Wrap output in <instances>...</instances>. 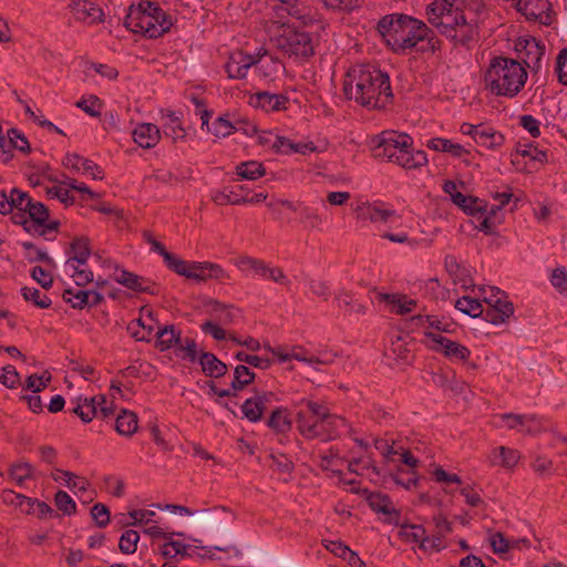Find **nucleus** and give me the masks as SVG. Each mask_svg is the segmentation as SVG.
<instances>
[{
    "label": "nucleus",
    "mask_w": 567,
    "mask_h": 567,
    "mask_svg": "<svg viewBox=\"0 0 567 567\" xmlns=\"http://www.w3.org/2000/svg\"><path fill=\"white\" fill-rule=\"evenodd\" d=\"M377 29L396 54H406L413 50L434 54L442 47V41L424 21L405 13L395 12L382 17Z\"/></svg>",
    "instance_id": "1"
},
{
    "label": "nucleus",
    "mask_w": 567,
    "mask_h": 567,
    "mask_svg": "<svg viewBox=\"0 0 567 567\" xmlns=\"http://www.w3.org/2000/svg\"><path fill=\"white\" fill-rule=\"evenodd\" d=\"M485 7V0H433L425 7V18L442 35L466 44L477 34V21L468 19L464 10L480 17Z\"/></svg>",
    "instance_id": "2"
},
{
    "label": "nucleus",
    "mask_w": 567,
    "mask_h": 567,
    "mask_svg": "<svg viewBox=\"0 0 567 567\" xmlns=\"http://www.w3.org/2000/svg\"><path fill=\"white\" fill-rule=\"evenodd\" d=\"M343 93L347 99L368 109H383L393 96L389 75L369 65H355L349 70Z\"/></svg>",
    "instance_id": "3"
},
{
    "label": "nucleus",
    "mask_w": 567,
    "mask_h": 567,
    "mask_svg": "<svg viewBox=\"0 0 567 567\" xmlns=\"http://www.w3.org/2000/svg\"><path fill=\"white\" fill-rule=\"evenodd\" d=\"M298 409L297 429L307 440H333L348 427L343 417L330 414L328 408L319 402L302 398L292 403Z\"/></svg>",
    "instance_id": "4"
},
{
    "label": "nucleus",
    "mask_w": 567,
    "mask_h": 567,
    "mask_svg": "<svg viewBox=\"0 0 567 567\" xmlns=\"http://www.w3.org/2000/svg\"><path fill=\"white\" fill-rule=\"evenodd\" d=\"M372 143L375 158L404 169H420L429 163L427 154L422 150H415L413 137L406 133L393 130L382 131Z\"/></svg>",
    "instance_id": "5"
},
{
    "label": "nucleus",
    "mask_w": 567,
    "mask_h": 567,
    "mask_svg": "<svg viewBox=\"0 0 567 567\" xmlns=\"http://www.w3.org/2000/svg\"><path fill=\"white\" fill-rule=\"evenodd\" d=\"M527 79L525 64L505 55L491 58L484 71L485 90L495 97H516L524 90Z\"/></svg>",
    "instance_id": "6"
},
{
    "label": "nucleus",
    "mask_w": 567,
    "mask_h": 567,
    "mask_svg": "<svg viewBox=\"0 0 567 567\" xmlns=\"http://www.w3.org/2000/svg\"><path fill=\"white\" fill-rule=\"evenodd\" d=\"M172 25V17L158 3L147 0L133 1L125 16L128 30L150 39L163 35Z\"/></svg>",
    "instance_id": "7"
},
{
    "label": "nucleus",
    "mask_w": 567,
    "mask_h": 567,
    "mask_svg": "<svg viewBox=\"0 0 567 567\" xmlns=\"http://www.w3.org/2000/svg\"><path fill=\"white\" fill-rule=\"evenodd\" d=\"M12 221L21 225L27 233L42 237L55 235L60 228V221L50 218L48 207L33 200L25 192L18 195V207L12 215Z\"/></svg>",
    "instance_id": "8"
},
{
    "label": "nucleus",
    "mask_w": 567,
    "mask_h": 567,
    "mask_svg": "<svg viewBox=\"0 0 567 567\" xmlns=\"http://www.w3.org/2000/svg\"><path fill=\"white\" fill-rule=\"evenodd\" d=\"M278 48L290 59L297 62H306L313 54L316 43L310 32L296 28L286 27L277 39Z\"/></svg>",
    "instance_id": "9"
},
{
    "label": "nucleus",
    "mask_w": 567,
    "mask_h": 567,
    "mask_svg": "<svg viewBox=\"0 0 567 567\" xmlns=\"http://www.w3.org/2000/svg\"><path fill=\"white\" fill-rule=\"evenodd\" d=\"M233 264L246 278L269 280L289 287L290 280L279 267H274L262 259L250 256H239Z\"/></svg>",
    "instance_id": "10"
},
{
    "label": "nucleus",
    "mask_w": 567,
    "mask_h": 567,
    "mask_svg": "<svg viewBox=\"0 0 567 567\" xmlns=\"http://www.w3.org/2000/svg\"><path fill=\"white\" fill-rule=\"evenodd\" d=\"M483 301L485 321L494 326L506 323L514 315L513 303L508 300L506 292L497 287L483 289Z\"/></svg>",
    "instance_id": "11"
},
{
    "label": "nucleus",
    "mask_w": 567,
    "mask_h": 567,
    "mask_svg": "<svg viewBox=\"0 0 567 567\" xmlns=\"http://www.w3.org/2000/svg\"><path fill=\"white\" fill-rule=\"evenodd\" d=\"M172 271L196 281H206L209 279L225 280L229 278L225 269L218 264L209 261H186L182 258L174 265Z\"/></svg>",
    "instance_id": "12"
},
{
    "label": "nucleus",
    "mask_w": 567,
    "mask_h": 567,
    "mask_svg": "<svg viewBox=\"0 0 567 567\" xmlns=\"http://www.w3.org/2000/svg\"><path fill=\"white\" fill-rule=\"evenodd\" d=\"M72 412L76 414L84 423L91 422L95 416L107 417L113 414V403L105 395L92 398H78L71 402Z\"/></svg>",
    "instance_id": "13"
},
{
    "label": "nucleus",
    "mask_w": 567,
    "mask_h": 567,
    "mask_svg": "<svg viewBox=\"0 0 567 567\" xmlns=\"http://www.w3.org/2000/svg\"><path fill=\"white\" fill-rule=\"evenodd\" d=\"M424 338L431 350L443 353L450 360L466 361L471 355V350L467 347L452 341L439 332L426 330Z\"/></svg>",
    "instance_id": "14"
},
{
    "label": "nucleus",
    "mask_w": 567,
    "mask_h": 567,
    "mask_svg": "<svg viewBox=\"0 0 567 567\" xmlns=\"http://www.w3.org/2000/svg\"><path fill=\"white\" fill-rule=\"evenodd\" d=\"M496 427L517 430L525 434H536L544 429L542 420L535 414L503 413L494 419Z\"/></svg>",
    "instance_id": "15"
},
{
    "label": "nucleus",
    "mask_w": 567,
    "mask_h": 567,
    "mask_svg": "<svg viewBox=\"0 0 567 567\" xmlns=\"http://www.w3.org/2000/svg\"><path fill=\"white\" fill-rule=\"evenodd\" d=\"M354 212L358 219L375 224L396 223L400 219L398 213L383 202L361 203Z\"/></svg>",
    "instance_id": "16"
},
{
    "label": "nucleus",
    "mask_w": 567,
    "mask_h": 567,
    "mask_svg": "<svg viewBox=\"0 0 567 567\" xmlns=\"http://www.w3.org/2000/svg\"><path fill=\"white\" fill-rule=\"evenodd\" d=\"M68 13L71 19L84 24H95L103 21V10L91 0H70Z\"/></svg>",
    "instance_id": "17"
},
{
    "label": "nucleus",
    "mask_w": 567,
    "mask_h": 567,
    "mask_svg": "<svg viewBox=\"0 0 567 567\" xmlns=\"http://www.w3.org/2000/svg\"><path fill=\"white\" fill-rule=\"evenodd\" d=\"M51 478L55 483L61 484L71 489L76 496L81 497L87 494V498L92 501V485L86 477L80 476L71 471L54 467L51 472Z\"/></svg>",
    "instance_id": "18"
},
{
    "label": "nucleus",
    "mask_w": 567,
    "mask_h": 567,
    "mask_svg": "<svg viewBox=\"0 0 567 567\" xmlns=\"http://www.w3.org/2000/svg\"><path fill=\"white\" fill-rule=\"evenodd\" d=\"M515 8L527 20L538 21L544 25H549L553 21L548 0H517Z\"/></svg>",
    "instance_id": "19"
},
{
    "label": "nucleus",
    "mask_w": 567,
    "mask_h": 567,
    "mask_svg": "<svg viewBox=\"0 0 567 567\" xmlns=\"http://www.w3.org/2000/svg\"><path fill=\"white\" fill-rule=\"evenodd\" d=\"M377 299L385 302L389 311L396 316H408L420 309L419 301L401 292H378Z\"/></svg>",
    "instance_id": "20"
},
{
    "label": "nucleus",
    "mask_w": 567,
    "mask_h": 567,
    "mask_svg": "<svg viewBox=\"0 0 567 567\" xmlns=\"http://www.w3.org/2000/svg\"><path fill=\"white\" fill-rule=\"evenodd\" d=\"M30 148L25 136L17 128H10L0 136V162L8 164L13 158V151L28 152Z\"/></svg>",
    "instance_id": "21"
},
{
    "label": "nucleus",
    "mask_w": 567,
    "mask_h": 567,
    "mask_svg": "<svg viewBox=\"0 0 567 567\" xmlns=\"http://www.w3.org/2000/svg\"><path fill=\"white\" fill-rule=\"evenodd\" d=\"M63 165L71 172L89 176L95 181L104 178V172L101 166L76 153H68L63 158Z\"/></svg>",
    "instance_id": "22"
},
{
    "label": "nucleus",
    "mask_w": 567,
    "mask_h": 567,
    "mask_svg": "<svg viewBox=\"0 0 567 567\" xmlns=\"http://www.w3.org/2000/svg\"><path fill=\"white\" fill-rule=\"evenodd\" d=\"M114 280L135 292H146L151 295L157 292L155 284L150 278L138 276L123 268H115Z\"/></svg>",
    "instance_id": "23"
},
{
    "label": "nucleus",
    "mask_w": 567,
    "mask_h": 567,
    "mask_svg": "<svg viewBox=\"0 0 567 567\" xmlns=\"http://www.w3.org/2000/svg\"><path fill=\"white\" fill-rule=\"evenodd\" d=\"M158 327L159 323L154 318L153 312L148 309H142L140 318L135 322H132L128 329L137 341L150 342L154 338Z\"/></svg>",
    "instance_id": "24"
},
{
    "label": "nucleus",
    "mask_w": 567,
    "mask_h": 567,
    "mask_svg": "<svg viewBox=\"0 0 567 567\" xmlns=\"http://www.w3.org/2000/svg\"><path fill=\"white\" fill-rule=\"evenodd\" d=\"M255 55L247 54L243 51L230 53L225 71L231 80H243L247 76L250 68L254 66Z\"/></svg>",
    "instance_id": "25"
},
{
    "label": "nucleus",
    "mask_w": 567,
    "mask_h": 567,
    "mask_svg": "<svg viewBox=\"0 0 567 567\" xmlns=\"http://www.w3.org/2000/svg\"><path fill=\"white\" fill-rule=\"evenodd\" d=\"M133 141L142 148L155 147L161 141V130L153 123H138L132 131Z\"/></svg>",
    "instance_id": "26"
},
{
    "label": "nucleus",
    "mask_w": 567,
    "mask_h": 567,
    "mask_svg": "<svg viewBox=\"0 0 567 567\" xmlns=\"http://www.w3.org/2000/svg\"><path fill=\"white\" fill-rule=\"evenodd\" d=\"M254 68L260 79L274 80L281 70L282 63L278 58L265 51L255 56Z\"/></svg>",
    "instance_id": "27"
},
{
    "label": "nucleus",
    "mask_w": 567,
    "mask_h": 567,
    "mask_svg": "<svg viewBox=\"0 0 567 567\" xmlns=\"http://www.w3.org/2000/svg\"><path fill=\"white\" fill-rule=\"evenodd\" d=\"M63 300L73 308L82 309L87 305H97L102 300L100 292L95 290L65 289Z\"/></svg>",
    "instance_id": "28"
},
{
    "label": "nucleus",
    "mask_w": 567,
    "mask_h": 567,
    "mask_svg": "<svg viewBox=\"0 0 567 567\" xmlns=\"http://www.w3.org/2000/svg\"><path fill=\"white\" fill-rule=\"evenodd\" d=\"M367 499L372 511H374L378 514H383L384 516H386L389 522H393L399 518L400 515L388 495L379 492L371 493Z\"/></svg>",
    "instance_id": "29"
},
{
    "label": "nucleus",
    "mask_w": 567,
    "mask_h": 567,
    "mask_svg": "<svg viewBox=\"0 0 567 567\" xmlns=\"http://www.w3.org/2000/svg\"><path fill=\"white\" fill-rule=\"evenodd\" d=\"M66 256L68 259L64 265L87 261L91 257V244L89 238L84 236L75 237L66 250Z\"/></svg>",
    "instance_id": "30"
},
{
    "label": "nucleus",
    "mask_w": 567,
    "mask_h": 567,
    "mask_svg": "<svg viewBox=\"0 0 567 567\" xmlns=\"http://www.w3.org/2000/svg\"><path fill=\"white\" fill-rule=\"evenodd\" d=\"M474 142L487 150H497L504 144V136L491 125L481 123Z\"/></svg>",
    "instance_id": "31"
},
{
    "label": "nucleus",
    "mask_w": 567,
    "mask_h": 567,
    "mask_svg": "<svg viewBox=\"0 0 567 567\" xmlns=\"http://www.w3.org/2000/svg\"><path fill=\"white\" fill-rule=\"evenodd\" d=\"M425 145L432 151L446 153L457 158L468 154V151L462 144L444 137H432L426 141Z\"/></svg>",
    "instance_id": "32"
},
{
    "label": "nucleus",
    "mask_w": 567,
    "mask_h": 567,
    "mask_svg": "<svg viewBox=\"0 0 567 567\" xmlns=\"http://www.w3.org/2000/svg\"><path fill=\"white\" fill-rule=\"evenodd\" d=\"M177 534L168 533L164 543L159 546V553L165 558H178L188 556L189 545L177 538Z\"/></svg>",
    "instance_id": "33"
},
{
    "label": "nucleus",
    "mask_w": 567,
    "mask_h": 567,
    "mask_svg": "<svg viewBox=\"0 0 567 567\" xmlns=\"http://www.w3.org/2000/svg\"><path fill=\"white\" fill-rule=\"evenodd\" d=\"M267 426L277 434H286L292 427V419L289 410L285 406L276 408L267 420Z\"/></svg>",
    "instance_id": "34"
},
{
    "label": "nucleus",
    "mask_w": 567,
    "mask_h": 567,
    "mask_svg": "<svg viewBox=\"0 0 567 567\" xmlns=\"http://www.w3.org/2000/svg\"><path fill=\"white\" fill-rule=\"evenodd\" d=\"M1 499L6 505L14 506L20 509L21 513L31 514L35 512L33 498L12 489H3L1 493Z\"/></svg>",
    "instance_id": "35"
},
{
    "label": "nucleus",
    "mask_w": 567,
    "mask_h": 567,
    "mask_svg": "<svg viewBox=\"0 0 567 567\" xmlns=\"http://www.w3.org/2000/svg\"><path fill=\"white\" fill-rule=\"evenodd\" d=\"M154 337H156V347L161 351H165L178 344L181 331L174 324L159 326Z\"/></svg>",
    "instance_id": "36"
},
{
    "label": "nucleus",
    "mask_w": 567,
    "mask_h": 567,
    "mask_svg": "<svg viewBox=\"0 0 567 567\" xmlns=\"http://www.w3.org/2000/svg\"><path fill=\"white\" fill-rule=\"evenodd\" d=\"M212 313L220 324H233L241 318V310L233 305L214 302Z\"/></svg>",
    "instance_id": "37"
},
{
    "label": "nucleus",
    "mask_w": 567,
    "mask_h": 567,
    "mask_svg": "<svg viewBox=\"0 0 567 567\" xmlns=\"http://www.w3.org/2000/svg\"><path fill=\"white\" fill-rule=\"evenodd\" d=\"M235 172L239 179L257 181L266 175V168L259 161H246L236 165Z\"/></svg>",
    "instance_id": "38"
},
{
    "label": "nucleus",
    "mask_w": 567,
    "mask_h": 567,
    "mask_svg": "<svg viewBox=\"0 0 567 567\" xmlns=\"http://www.w3.org/2000/svg\"><path fill=\"white\" fill-rule=\"evenodd\" d=\"M519 453L517 450L499 446L492 450L489 460L492 465H501L504 467H514L519 461Z\"/></svg>",
    "instance_id": "39"
},
{
    "label": "nucleus",
    "mask_w": 567,
    "mask_h": 567,
    "mask_svg": "<svg viewBox=\"0 0 567 567\" xmlns=\"http://www.w3.org/2000/svg\"><path fill=\"white\" fill-rule=\"evenodd\" d=\"M64 272L73 279L76 286H85L93 281V272L90 269L87 261L74 262L72 265H64Z\"/></svg>",
    "instance_id": "40"
},
{
    "label": "nucleus",
    "mask_w": 567,
    "mask_h": 567,
    "mask_svg": "<svg viewBox=\"0 0 567 567\" xmlns=\"http://www.w3.org/2000/svg\"><path fill=\"white\" fill-rule=\"evenodd\" d=\"M164 120L163 132L165 136L171 137L174 142L184 140L186 132L177 113L167 111L164 115Z\"/></svg>",
    "instance_id": "41"
},
{
    "label": "nucleus",
    "mask_w": 567,
    "mask_h": 567,
    "mask_svg": "<svg viewBox=\"0 0 567 567\" xmlns=\"http://www.w3.org/2000/svg\"><path fill=\"white\" fill-rule=\"evenodd\" d=\"M199 363L203 372L210 378H220L227 372V365L209 352L200 355Z\"/></svg>",
    "instance_id": "42"
},
{
    "label": "nucleus",
    "mask_w": 567,
    "mask_h": 567,
    "mask_svg": "<svg viewBox=\"0 0 567 567\" xmlns=\"http://www.w3.org/2000/svg\"><path fill=\"white\" fill-rule=\"evenodd\" d=\"M33 465L23 460L12 463L9 468V475L18 486H23L28 480L33 477Z\"/></svg>",
    "instance_id": "43"
},
{
    "label": "nucleus",
    "mask_w": 567,
    "mask_h": 567,
    "mask_svg": "<svg viewBox=\"0 0 567 567\" xmlns=\"http://www.w3.org/2000/svg\"><path fill=\"white\" fill-rule=\"evenodd\" d=\"M454 307L462 313L467 315L472 318H477L482 316L485 319L484 306L476 298H471L467 296L461 297L455 301Z\"/></svg>",
    "instance_id": "44"
},
{
    "label": "nucleus",
    "mask_w": 567,
    "mask_h": 567,
    "mask_svg": "<svg viewBox=\"0 0 567 567\" xmlns=\"http://www.w3.org/2000/svg\"><path fill=\"white\" fill-rule=\"evenodd\" d=\"M115 430L120 435L131 436L137 430V416L135 413L123 410L115 420Z\"/></svg>",
    "instance_id": "45"
},
{
    "label": "nucleus",
    "mask_w": 567,
    "mask_h": 567,
    "mask_svg": "<svg viewBox=\"0 0 567 567\" xmlns=\"http://www.w3.org/2000/svg\"><path fill=\"white\" fill-rule=\"evenodd\" d=\"M400 536L404 542L415 544L421 549V545L425 542L426 530L422 525L403 524L400 528Z\"/></svg>",
    "instance_id": "46"
},
{
    "label": "nucleus",
    "mask_w": 567,
    "mask_h": 567,
    "mask_svg": "<svg viewBox=\"0 0 567 567\" xmlns=\"http://www.w3.org/2000/svg\"><path fill=\"white\" fill-rule=\"evenodd\" d=\"M518 51H526V61L525 66H529L530 63H537L544 55V47L539 45L538 41L535 38L526 39L523 42L518 43Z\"/></svg>",
    "instance_id": "47"
},
{
    "label": "nucleus",
    "mask_w": 567,
    "mask_h": 567,
    "mask_svg": "<svg viewBox=\"0 0 567 567\" xmlns=\"http://www.w3.org/2000/svg\"><path fill=\"white\" fill-rule=\"evenodd\" d=\"M334 300L338 307L344 309L348 313L364 315L367 311L365 306L354 299V297L349 292L343 291L338 293Z\"/></svg>",
    "instance_id": "48"
},
{
    "label": "nucleus",
    "mask_w": 567,
    "mask_h": 567,
    "mask_svg": "<svg viewBox=\"0 0 567 567\" xmlns=\"http://www.w3.org/2000/svg\"><path fill=\"white\" fill-rule=\"evenodd\" d=\"M255 377V373L248 367L244 364L237 365L234 370L231 389L235 392L241 391L254 381Z\"/></svg>",
    "instance_id": "49"
},
{
    "label": "nucleus",
    "mask_w": 567,
    "mask_h": 567,
    "mask_svg": "<svg viewBox=\"0 0 567 567\" xmlns=\"http://www.w3.org/2000/svg\"><path fill=\"white\" fill-rule=\"evenodd\" d=\"M22 190L17 188H11L9 192L6 189H0V214L7 215L12 214L17 210L18 207V195L21 194Z\"/></svg>",
    "instance_id": "50"
},
{
    "label": "nucleus",
    "mask_w": 567,
    "mask_h": 567,
    "mask_svg": "<svg viewBox=\"0 0 567 567\" xmlns=\"http://www.w3.org/2000/svg\"><path fill=\"white\" fill-rule=\"evenodd\" d=\"M21 295L24 300L32 302L40 309H48L52 303L47 293L33 287L21 288Z\"/></svg>",
    "instance_id": "51"
},
{
    "label": "nucleus",
    "mask_w": 567,
    "mask_h": 567,
    "mask_svg": "<svg viewBox=\"0 0 567 567\" xmlns=\"http://www.w3.org/2000/svg\"><path fill=\"white\" fill-rule=\"evenodd\" d=\"M323 545L327 550L337 557L348 559L350 564H354L355 560H360L357 554L340 540H324Z\"/></svg>",
    "instance_id": "52"
},
{
    "label": "nucleus",
    "mask_w": 567,
    "mask_h": 567,
    "mask_svg": "<svg viewBox=\"0 0 567 567\" xmlns=\"http://www.w3.org/2000/svg\"><path fill=\"white\" fill-rule=\"evenodd\" d=\"M457 207H460L467 216H473L475 213H480L483 206L486 204L484 199L468 195H456Z\"/></svg>",
    "instance_id": "53"
},
{
    "label": "nucleus",
    "mask_w": 567,
    "mask_h": 567,
    "mask_svg": "<svg viewBox=\"0 0 567 567\" xmlns=\"http://www.w3.org/2000/svg\"><path fill=\"white\" fill-rule=\"evenodd\" d=\"M471 223L485 235H492L495 231L494 221L487 216V203L483 206V209H480V213L471 216Z\"/></svg>",
    "instance_id": "54"
},
{
    "label": "nucleus",
    "mask_w": 567,
    "mask_h": 567,
    "mask_svg": "<svg viewBox=\"0 0 567 567\" xmlns=\"http://www.w3.org/2000/svg\"><path fill=\"white\" fill-rule=\"evenodd\" d=\"M212 199L217 205H240L246 203V198L233 189L224 188L223 190L214 192Z\"/></svg>",
    "instance_id": "55"
},
{
    "label": "nucleus",
    "mask_w": 567,
    "mask_h": 567,
    "mask_svg": "<svg viewBox=\"0 0 567 567\" xmlns=\"http://www.w3.org/2000/svg\"><path fill=\"white\" fill-rule=\"evenodd\" d=\"M140 534L134 529H126L120 537L118 548L125 555L134 554L137 549Z\"/></svg>",
    "instance_id": "56"
},
{
    "label": "nucleus",
    "mask_w": 567,
    "mask_h": 567,
    "mask_svg": "<svg viewBox=\"0 0 567 567\" xmlns=\"http://www.w3.org/2000/svg\"><path fill=\"white\" fill-rule=\"evenodd\" d=\"M207 131L214 136L221 138L231 135L235 132V126L228 118L219 116L208 126Z\"/></svg>",
    "instance_id": "57"
},
{
    "label": "nucleus",
    "mask_w": 567,
    "mask_h": 567,
    "mask_svg": "<svg viewBox=\"0 0 567 567\" xmlns=\"http://www.w3.org/2000/svg\"><path fill=\"white\" fill-rule=\"evenodd\" d=\"M235 359L246 364H249L250 367L258 368L261 370H267L272 364V360L269 358L249 354L244 351H238L237 353H235Z\"/></svg>",
    "instance_id": "58"
},
{
    "label": "nucleus",
    "mask_w": 567,
    "mask_h": 567,
    "mask_svg": "<svg viewBox=\"0 0 567 567\" xmlns=\"http://www.w3.org/2000/svg\"><path fill=\"white\" fill-rule=\"evenodd\" d=\"M54 504L64 515L71 516L76 512V504L65 491H58L54 495Z\"/></svg>",
    "instance_id": "59"
},
{
    "label": "nucleus",
    "mask_w": 567,
    "mask_h": 567,
    "mask_svg": "<svg viewBox=\"0 0 567 567\" xmlns=\"http://www.w3.org/2000/svg\"><path fill=\"white\" fill-rule=\"evenodd\" d=\"M147 243L151 246V250L161 255L166 266L171 270H173L174 265L178 261L179 257L177 255L168 252L165 246L162 243L157 241L156 239L152 238L151 235H147Z\"/></svg>",
    "instance_id": "60"
},
{
    "label": "nucleus",
    "mask_w": 567,
    "mask_h": 567,
    "mask_svg": "<svg viewBox=\"0 0 567 567\" xmlns=\"http://www.w3.org/2000/svg\"><path fill=\"white\" fill-rule=\"evenodd\" d=\"M258 103L267 110L278 111L285 107L286 99L278 94L262 92L257 94Z\"/></svg>",
    "instance_id": "61"
},
{
    "label": "nucleus",
    "mask_w": 567,
    "mask_h": 567,
    "mask_svg": "<svg viewBox=\"0 0 567 567\" xmlns=\"http://www.w3.org/2000/svg\"><path fill=\"white\" fill-rule=\"evenodd\" d=\"M445 534L435 532L432 536L426 534L425 542L421 545V550L426 554L439 553L443 550L446 545L444 543Z\"/></svg>",
    "instance_id": "62"
},
{
    "label": "nucleus",
    "mask_w": 567,
    "mask_h": 567,
    "mask_svg": "<svg viewBox=\"0 0 567 567\" xmlns=\"http://www.w3.org/2000/svg\"><path fill=\"white\" fill-rule=\"evenodd\" d=\"M47 194L50 198H56L66 206L72 205L75 200L65 182L48 188Z\"/></svg>",
    "instance_id": "63"
},
{
    "label": "nucleus",
    "mask_w": 567,
    "mask_h": 567,
    "mask_svg": "<svg viewBox=\"0 0 567 567\" xmlns=\"http://www.w3.org/2000/svg\"><path fill=\"white\" fill-rule=\"evenodd\" d=\"M555 73L558 82L567 86V47L561 49L556 56Z\"/></svg>",
    "instance_id": "64"
}]
</instances>
